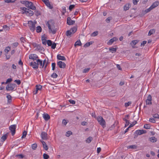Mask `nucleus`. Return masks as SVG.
<instances>
[{"mask_svg": "<svg viewBox=\"0 0 159 159\" xmlns=\"http://www.w3.org/2000/svg\"><path fill=\"white\" fill-rule=\"evenodd\" d=\"M54 24V21L51 20H48L46 23V25L48 26L49 32L53 34H55L57 31V29L55 28Z\"/></svg>", "mask_w": 159, "mask_h": 159, "instance_id": "1", "label": "nucleus"}, {"mask_svg": "<svg viewBox=\"0 0 159 159\" xmlns=\"http://www.w3.org/2000/svg\"><path fill=\"white\" fill-rule=\"evenodd\" d=\"M97 120L98 123L103 128H104L106 127V122L105 120L101 116H99L97 118Z\"/></svg>", "mask_w": 159, "mask_h": 159, "instance_id": "2", "label": "nucleus"}, {"mask_svg": "<svg viewBox=\"0 0 159 159\" xmlns=\"http://www.w3.org/2000/svg\"><path fill=\"white\" fill-rule=\"evenodd\" d=\"M28 24L30 30L33 32L34 31L35 28V23L32 20H30L28 21Z\"/></svg>", "mask_w": 159, "mask_h": 159, "instance_id": "3", "label": "nucleus"}, {"mask_svg": "<svg viewBox=\"0 0 159 159\" xmlns=\"http://www.w3.org/2000/svg\"><path fill=\"white\" fill-rule=\"evenodd\" d=\"M16 85L15 84H10L6 87V89L7 91H12L16 87Z\"/></svg>", "mask_w": 159, "mask_h": 159, "instance_id": "4", "label": "nucleus"}, {"mask_svg": "<svg viewBox=\"0 0 159 159\" xmlns=\"http://www.w3.org/2000/svg\"><path fill=\"white\" fill-rule=\"evenodd\" d=\"M25 6L29 8V9L33 10H35L36 8V7L34 5L33 3L29 1L27 2Z\"/></svg>", "mask_w": 159, "mask_h": 159, "instance_id": "5", "label": "nucleus"}, {"mask_svg": "<svg viewBox=\"0 0 159 159\" xmlns=\"http://www.w3.org/2000/svg\"><path fill=\"white\" fill-rule=\"evenodd\" d=\"M146 133V131L145 130L143 129L137 130L135 132L136 135H134V138H136L138 135H140L144 134H145Z\"/></svg>", "mask_w": 159, "mask_h": 159, "instance_id": "6", "label": "nucleus"}, {"mask_svg": "<svg viewBox=\"0 0 159 159\" xmlns=\"http://www.w3.org/2000/svg\"><path fill=\"white\" fill-rule=\"evenodd\" d=\"M16 128V125H11L9 127V129L11 132V134L13 136L15 134Z\"/></svg>", "mask_w": 159, "mask_h": 159, "instance_id": "7", "label": "nucleus"}, {"mask_svg": "<svg viewBox=\"0 0 159 159\" xmlns=\"http://www.w3.org/2000/svg\"><path fill=\"white\" fill-rule=\"evenodd\" d=\"M57 65L61 68H64L66 67V64L64 62L61 61H58L57 63Z\"/></svg>", "mask_w": 159, "mask_h": 159, "instance_id": "8", "label": "nucleus"}, {"mask_svg": "<svg viewBox=\"0 0 159 159\" xmlns=\"http://www.w3.org/2000/svg\"><path fill=\"white\" fill-rule=\"evenodd\" d=\"M75 21L72 20L70 17H68L67 19V23L69 25H71L75 24Z\"/></svg>", "mask_w": 159, "mask_h": 159, "instance_id": "9", "label": "nucleus"}, {"mask_svg": "<svg viewBox=\"0 0 159 159\" xmlns=\"http://www.w3.org/2000/svg\"><path fill=\"white\" fill-rule=\"evenodd\" d=\"M30 65L34 69H38L39 67L38 64L37 62L36 63L35 62H31L30 63Z\"/></svg>", "mask_w": 159, "mask_h": 159, "instance_id": "10", "label": "nucleus"}, {"mask_svg": "<svg viewBox=\"0 0 159 159\" xmlns=\"http://www.w3.org/2000/svg\"><path fill=\"white\" fill-rule=\"evenodd\" d=\"M146 104L147 105H151L152 104V97L150 95H148L147 99L146 100Z\"/></svg>", "mask_w": 159, "mask_h": 159, "instance_id": "11", "label": "nucleus"}, {"mask_svg": "<svg viewBox=\"0 0 159 159\" xmlns=\"http://www.w3.org/2000/svg\"><path fill=\"white\" fill-rule=\"evenodd\" d=\"M44 3L49 9H52L53 8V5L50 4L49 0H47Z\"/></svg>", "mask_w": 159, "mask_h": 159, "instance_id": "12", "label": "nucleus"}, {"mask_svg": "<svg viewBox=\"0 0 159 159\" xmlns=\"http://www.w3.org/2000/svg\"><path fill=\"white\" fill-rule=\"evenodd\" d=\"M29 58L34 61L36 60L38 58V57L36 54H31L29 55Z\"/></svg>", "mask_w": 159, "mask_h": 159, "instance_id": "13", "label": "nucleus"}, {"mask_svg": "<svg viewBox=\"0 0 159 159\" xmlns=\"http://www.w3.org/2000/svg\"><path fill=\"white\" fill-rule=\"evenodd\" d=\"M48 134L44 132H42L41 134L42 138L44 140H47L48 139Z\"/></svg>", "mask_w": 159, "mask_h": 159, "instance_id": "14", "label": "nucleus"}, {"mask_svg": "<svg viewBox=\"0 0 159 159\" xmlns=\"http://www.w3.org/2000/svg\"><path fill=\"white\" fill-rule=\"evenodd\" d=\"M118 40V39L116 37H114L110 39L108 42V44L109 45L111 44L114 41H116Z\"/></svg>", "mask_w": 159, "mask_h": 159, "instance_id": "15", "label": "nucleus"}, {"mask_svg": "<svg viewBox=\"0 0 159 159\" xmlns=\"http://www.w3.org/2000/svg\"><path fill=\"white\" fill-rule=\"evenodd\" d=\"M77 26H75L74 27H73V28H72L70 29V30H69L72 33V34H74L77 30Z\"/></svg>", "mask_w": 159, "mask_h": 159, "instance_id": "16", "label": "nucleus"}, {"mask_svg": "<svg viewBox=\"0 0 159 159\" xmlns=\"http://www.w3.org/2000/svg\"><path fill=\"white\" fill-rule=\"evenodd\" d=\"M159 3V2L158 1H156L155 2L150 6L151 8H152V9L155 8L158 5Z\"/></svg>", "mask_w": 159, "mask_h": 159, "instance_id": "17", "label": "nucleus"}, {"mask_svg": "<svg viewBox=\"0 0 159 159\" xmlns=\"http://www.w3.org/2000/svg\"><path fill=\"white\" fill-rule=\"evenodd\" d=\"M6 95H7V98L8 99L7 102L9 103H11L12 101L11 96L8 93H6Z\"/></svg>", "mask_w": 159, "mask_h": 159, "instance_id": "18", "label": "nucleus"}, {"mask_svg": "<svg viewBox=\"0 0 159 159\" xmlns=\"http://www.w3.org/2000/svg\"><path fill=\"white\" fill-rule=\"evenodd\" d=\"M26 12H27L26 15L28 16H32L34 14V12L29 9V10Z\"/></svg>", "mask_w": 159, "mask_h": 159, "instance_id": "19", "label": "nucleus"}, {"mask_svg": "<svg viewBox=\"0 0 159 159\" xmlns=\"http://www.w3.org/2000/svg\"><path fill=\"white\" fill-rule=\"evenodd\" d=\"M57 58L59 60H61L62 61L66 60V59L64 56H61L60 55H58L57 56Z\"/></svg>", "mask_w": 159, "mask_h": 159, "instance_id": "20", "label": "nucleus"}, {"mask_svg": "<svg viewBox=\"0 0 159 159\" xmlns=\"http://www.w3.org/2000/svg\"><path fill=\"white\" fill-rule=\"evenodd\" d=\"M149 140L152 143H155L157 141V139L155 137H152L151 138H149Z\"/></svg>", "mask_w": 159, "mask_h": 159, "instance_id": "21", "label": "nucleus"}, {"mask_svg": "<svg viewBox=\"0 0 159 159\" xmlns=\"http://www.w3.org/2000/svg\"><path fill=\"white\" fill-rule=\"evenodd\" d=\"M41 142L42 143L43 148L44 149L46 150H47L48 149V146L46 144V143L45 142L43 141H41Z\"/></svg>", "mask_w": 159, "mask_h": 159, "instance_id": "22", "label": "nucleus"}, {"mask_svg": "<svg viewBox=\"0 0 159 159\" xmlns=\"http://www.w3.org/2000/svg\"><path fill=\"white\" fill-rule=\"evenodd\" d=\"M43 116L46 121L48 120L50 118V116L48 114H44Z\"/></svg>", "mask_w": 159, "mask_h": 159, "instance_id": "23", "label": "nucleus"}, {"mask_svg": "<svg viewBox=\"0 0 159 159\" xmlns=\"http://www.w3.org/2000/svg\"><path fill=\"white\" fill-rule=\"evenodd\" d=\"M41 39L42 41V43L45 45H46L47 41L46 40L45 38L44 35H42V36Z\"/></svg>", "mask_w": 159, "mask_h": 159, "instance_id": "24", "label": "nucleus"}, {"mask_svg": "<svg viewBox=\"0 0 159 159\" xmlns=\"http://www.w3.org/2000/svg\"><path fill=\"white\" fill-rule=\"evenodd\" d=\"M130 5L129 3L126 4L124 7V10L126 11L128 10L129 8Z\"/></svg>", "mask_w": 159, "mask_h": 159, "instance_id": "25", "label": "nucleus"}, {"mask_svg": "<svg viewBox=\"0 0 159 159\" xmlns=\"http://www.w3.org/2000/svg\"><path fill=\"white\" fill-rule=\"evenodd\" d=\"M155 32V30L153 29H151L149 31L148 33V35L150 36L153 33Z\"/></svg>", "mask_w": 159, "mask_h": 159, "instance_id": "26", "label": "nucleus"}, {"mask_svg": "<svg viewBox=\"0 0 159 159\" xmlns=\"http://www.w3.org/2000/svg\"><path fill=\"white\" fill-rule=\"evenodd\" d=\"M36 48L38 50H40L41 51L44 50L43 48L41 46V45L40 44H38V45L37 46Z\"/></svg>", "mask_w": 159, "mask_h": 159, "instance_id": "27", "label": "nucleus"}, {"mask_svg": "<svg viewBox=\"0 0 159 159\" xmlns=\"http://www.w3.org/2000/svg\"><path fill=\"white\" fill-rule=\"evenodd\" d=\"M93 43V41H90V42L86 43L84 46V47L86 48L89 46L90 45L92 44Z\"/></svg>", "mask_w": 159, "mask_h": 159, "instance_id": "28", "label": "nucleus"}, {"mask_svg": "<svg viewBox=\"0 0 159 159\" xmlns=\"http://www.w3.org/2000/svg\"><path fill=\"white\" fill-rule=\"evenodd\" d=\"M138 41L137 40H133L130 43V44L131 45V46L133 47V48L134 47H133V45H134L136 44L137 43H138Z\"/></svg>", "mask_w": 159, "mask_h": 159, "instance_id": "29", "label": "nucleus"}, {"mask_svg": "<svg viewBox=\"0 0 159 159\" xmlns=\"http://www.w3.org/2000/svg\"><path fill=\"white\" fill-rule=\"evenodd\" d=\"M127 148L129 149H136L137 146L135 145H131L128 146Z\"/></svg>", "mask_w": 159, "mask_h": 159, "instance_id": "30", "label": "nucleus"}, {"mask_svg": "<svg viewBox=\"0 0 159 159\" xmlns=\"http://www.w3.org/2000/svg\"><path fill=\"white\" fill-rule=\"evenodd\" d=\"M116 48H113L112 47H110L109 48V50L110 51H111L112 53H113L114 52H116Z\"/></svg>", "mask_w": 159, "mask_h": 159, "instance_id": "31", "label": "nucleus"}, {"mask_svg": "<svg viewBox=\"0 0 159 159\" xmlns=\"http://www.w3.org/2000/svg\"><path fill=\"white\" fill-rule=\"evenodd\" d=\"M82 44V43H81V42L79 40H78L75 43V44H74V45L75 46H81Z\"/></svg>", "mask_w": 159, "mask_h": 159, "instance_id": "32", "label": "nucleus"}, {"mask_svg": "<svg viewBox=\"0 0 159 159\" xmlns=\"http://www.w3.org/2000/svg\"><path fill=\"white\" fill-rule=\"evenodd\" d=\"M36 32L37 33L41 32L42 31V28L40 26H38L36 27Z\"/></svg>", "mask_w": 159, "mask_h": 159, "instance_id": "33", "label": "nucleus"}, {"mask_svg": "<svg viewBox=\"0 0 159 159\" xmlns=\"http://www.w3.org/2000/svg\"><path fill=\"white\" fill-rule=\"evenodd\" d=\"M37 62V63L38 64V65H40V68H41V66L42 65V61H41L39 59H38L36 61Z\"/></svg>", "mask_w": 159, "mask_h": 159, "instance_id": "34", "label": "nucleus"}, {"mask_svg": "<svg viewBox=\"0 0 159 159\" xmlns=\"http://www.w3.org/2000/svg\"><path fill=\"white\" fill-rule=\"evenodd\" d=\"M92 139L93 138L92 137H89L86 140V142L88 143H89L91 142Z\"/></svg>", "mask_w": 159, "mask_h": 159, "instance_id": "35", "label": "nucleus"}, {"mask_svg": "<svg viewBox=\"0 0 159 159\" xmlns=\"http://www.w3.org/2000/svg\"><path fill=\"white\" fill-rule=\"evenodd\" d=\"M34 14L37 16H38L41 15L40 11L37 10L34 11Z\"/></svg>", "mask_w": 159, "mask_h": 159, "instance_id": "36", "label": "nucleus"}, {"mask_svg": "<svg viewBox=\"0 0 159 159\" xmlns=\"http://www.w3.org/2000/svg\"><path fill=\"white\" fill-rule=\"evenodd\" d=\"M52 42L51 40H47V43L48 46H51L52 45Z\"/></svg>", "mask_w": 159, "mask_h": 159, "instance_id": "37", "label": "nucleus"}, {"mask_svg": "<svg viewBox=\"0 0 159 159\" xmlns=\"http://www.w3.org/2000/svg\"><path fill=\"white\" fill-rule=\"evenodd\" d=\"M37 146V144L36 143H34L32 145L31 148L33 150H34L36 149Z\"/></svg>", "mask_w": 159, "mask_h": 159, "instance_id": "38", "label": "nucleus"}, {"mask_svg": "<svg viewBox=\"0 0 159 159\" xmlns=\"http://www.w3.org/2000/svg\"><path fill=\"white\" fill-rule=\"evenodd\" d=\"M7 135L8 133H7V134L2 136L1 137V139H2V140H3V141H5L7 138Z\"/></svg>", "mask_w": 159, "mask_h": 159, "instance_id": "39", "label": "nucleus"}, {"mask_svg": "<svg viewBox=\"0 0 159 159\" xmlns=\"http://www.w3.org/2000/svg\"><path fill=\"white\" fill-rule=\"evenodd\" d=\"M98 34V32L97 31H94L91 34V36L95 37Z\"/></svg>", "mask_w": 159, "mask_h": 159, "instance_id": "40", "label": "nucleus"}, {"mask_svg": "<svg viewBox=\"0 0 159 159\" xmlns=\"http://www.w3.org/2000/svg\"><path fill=\"white\" fill-rule=\"evenodd\" d=\"M71 34L72 33L70 30H68L66 32V35L68 37L70 36Z\"/></svg>", "mask_w": 159, "mask_h": 159, "instance_id": "41", "label": "nucleus"}, {"mask_svg": "<svg viewBox=\"0 0 159 159\" xmlns=\"http://www.w3.org/2000/svg\"><path fill=\"white\" fill-rule=\"evenodd\" d=\"M75 6V5H70L69 7V10L70 11H71L72 10L74 9Z\"/></svg>", "mask_w": 159, "mask_h": 159, "instance_id": "42", "label": "nucleus"}, {"mask_svg": "<svg viewBox=\"0 0 159 159\" xmlns=\"http://www.w3.org/2000/svg\"><path fill=\"white\" fill-rule=\"evenodd\" d=\"M72 133L70 131H68L66 133V135L68 137H69L70 135L72 134Z\"/></svg>", "mask_w": 159, "mask_h": 159, "instance_id": "43", "label": "nucleus"}, {"mask_svg": "<svg viewBox=\"0 0 159 159\" xmlns=\"http://www.w3.org/2000/svg\"><path fill=\"white\" fill-rule=\"evenodd\" d=\"M27 132L25 130L23 132V134H22V136L21 137V138L23 139V138H24L27 135Z\"/></svg>", "mask_w": 159, "mask_h": 159, "instance_id": "44", "label": "nucleus"}, {"mask_svg": "<svg viewBox=\"0 0 159 159\" xmlns=\"http://www.w3.org/2000/svg\"><path fill=\"white\" fill-rule=\"evenodd\" d=\"M58 76L55 73H53L51 75V77L52 78H57Z\"/></svg>", "mask_w": 159, "mask_h": 159, "instance_id": "45", "label": "nucleus"}, {"mask_svg": "<svg viewBox=\"0 0 159 159\" xmlns=\"http://www.w3.org/2000/svg\"><path fill=\"white\" fill-rule=\"evenodd\" d=\"M123 120L124 121H125L126 123H127V124H125V127H126L129 124V121L128 120L126 119L125 118H124L123 119Z\"/></svg>", "mask_w": 159, "mask_h": 159, "instance_id": "46", "label": "nucleus"}, {"mask_svg": "<svg viewBox=\"0 0 159 159\" xmlns=\"http://www.w3.org/2000/svg\"><path fill=\"white\" fill-rule=\"evenodd\" d=\"M49 157V155L46 153L43 154V157L44 159H48Z\"/></svg>", "mask_w": 159, "mask_h": 159, "instance_id": "47", "label": "nucleus"}, {"mask_svg": "<svg viewBox=\"0 0 159 159\" xmlns=\"http://www.w3.org/2000/svg\"><path fill=\"white\" fill-rule=\"evenodd\" d=\"M144 128L146 129H149L150 128V125L148 124H146L144 126Z\"/></svg>", "mask_w": 159, "mask_h": 159, "instance_id": "48", "label": "nucleus"}, {"mask_svg": "<svg viewBox=\"0 0 159 159\" xmlns=\"http://www.w3.org/2000/svg\"><path fill=\"white\" fill-rule=\"evenodd\" d=\"M42 89V86L40 85H37L36 86V89H37V91H38L39 90H41V89Z\"/></svg>", "mask_w": 159, "mask_h": 159, "instance_id": "49", "label": "nucleus"}, {"mask_svg": "<svg viewBox=\"0 0 159 159\" xmlns=\"http://www.w3.org/2000/svg\"><path fill=\"white\" fill-rule=\"evenodd\" d=\"M21 8L23 11H24V13H25L26 14L27 13V12L26 11H27L29 10V9L25 7Z\"/></svg>", "mask_w": 159, "mask_h": 159, "instance_id": "50", "label": "nucleus"}, {"mask_svg": "<svg viewBox=\"0 0 159 159\" xmlns=\"http://www.w3.org/2000/svg\"><path fill=\"white\" fill-rule=\"evenodd\" d=\"M21 8L23 11H24V13H25L26 14L27 13V12L26 11H27L29 10V9L25 7Z\"/></svg>", "mask_w": 159, "mask_h": 159, "instance_id": "51", "label": "nucleus"}, {"mask_svg": "<svg viewBox=\"0 0 159 159\" xmlns=\"http://www.w3.org/2000/svg\"><path fill=\"white\" fill-rule=\"evenodd\" d=\"M137 123L136 121H134L131 124L129 125V127H131L133 126L135 124H136Z\"/></svg>", "mask_w": 159, "mask_h": 159, "instance_id": "52", "label": "nucleus"}, {"mask_svg": "<svg viewBox=\"0 0 159 159\" xmlns=\"http://www.w3.org/2000/svg\"><path fill=\"white\" fill-rule=\"evenodd\" d=\"M3 27L4 30H8L10 29V28L9 27H8L7 25H4Z\"/></svg>", "mask_w": 159, "mask_h": 159, "instance_id": "53", "label": "nucleus"}, {"mask_svg": "<svg viewBox=\"0 0 159 159\" xmlns=\"http://www.w3.org/2000/svg\"><path fill=\"white\" fill-rule=\"evenodd\" d=\"M18 85H20L21 84V81L19 80H16L14 81Z\"/></svg>", "mask_w": 159, "mask_h": 159, "instance_id": "54", "label": "nucleus"}, {"mask_svg": "<svg viewBox=\"0 0 159 159\" xmlns=\"http://www.w3.org/2000/svg\"><path fill=\"white\" fill-rule=\"evenodd\" d=\"M153 117L155 118L159 119V115L157 113L154 114L153 115Z\"/></svg>", "mask_w": 159, "mask_h": 159, "instance_id": "55", "label": "nucleus"}, {"mask_svg": "<svg viewBox=\"0 0 159 159\" xmlns=\"http://www.w3.org/2000/svg\"><path fill=\"white\" fill-rule=\"evenodd\" d=\"M90 69V68H85L83 70V72L84 73H87L89 71Z\"/></svg>", "mask_w": 159, "mask_h": 159, "instance_id": "56", "label": "nucleus"}, {"mask_svg": "<svg viewBox=\"0 0 159 159\" xmlns=\"http://www.w3.org/2000/svg\"><path fill=\"white\" fill-rule=\"evenodd\" d=\"M52 70H54L56 66V63H52Z\"/></svg>", "mask_w": 159, "mask_h": 159, "instance_id": "57", "label": "nucleus"}, {"mask_svg": "<svg viewBox=\"0 0 159 159\" xmlns=\"http://www.w3.org/2000/svg\"><path fill=\"white\" fill-rule=\"evenodd\" d=\"M12 78L8 79L7 80L6 82H5V84H7L8 83H10L12 81Z\"/></svg>", "mask_w": 159, "mask_h": 159, "instance_id": "58", "label": "nucleus"}, {"mask_svg": "<svg viewBox=\"0 0 159 159\" xmlns=\"http://www.w3.org/2000/svg\"><path fill=\"white\" fill-rule=\"evenodd\" d=\"M51 46L52 48L53 49H54L56 47V44L54 42L53 43H52V45Z\"/></svg>", "mask_w": 159, "mask_h": 159, "instance_id": "59", "label": "nucleus"}, {"mask_svg": "<svg viewBox=\"0 0 159 159\" xmlns=\"http://www.w3.org/2000/svg\"><path fill=\"white\" fill-rule=\"evenodd\" d=\"M10 50V47H7L5 49L4 51L8 53Z\"/></svg>", "mask_w": 159, "mask_h": 159, "instance_id": "60", "label": "nucleus"}, {"mask_svg": "<svg viewBox=\"0 0 159 159\" xmlns=\"http://www.w3.org/2000/svg\"><path fill=\"white\" fill-rule=\"evenodd\" d=\"M152 9V8H151V7H150L148 8V9H146L145 10V13H146L148 12H149V11H150Z\"/></svg>", "mask_w": 159, "mask_h": 159, "instance_id": "61", "label": "nucleus"}, {"mask_svg": "<svg viewBox=\"0 0 159 159\" xmlns=\"http://www.w3.org/2000/svg\"><path fill=\"white\" fill-rule=\"evenodd\" d=\"M131 103V102H125V107H126L130 105Z\"/></svg>", "mask_w": 159, "mask_h": 159, "instance_id": "62", "label": "nucleus"}, {"mask_svg": "<svg viewBox=\"0 0 159 159\" xmlns=\"http://www.w3.org/2000/svg\"><path fill=\"white\" fill-rule=\"evenodd\" d=\"M139 0H133V4L134 5L137 4L138 2L139 1Z\"/></svg>", "mask_w": 159, "mask_h": 159, "instance_id": "63", "label": "nucleus"}, {"mask_svg": "<svg viewBox=\"0 0 159 159\" xmlns=\"http://www.w3.org/2000/svg\"><path fill=\"white\" fill-rule=\"evenodd\" d=\"M149 121L152 123H154L156 121L155 120H154L153 118H150L149 119Z\"/></svg>", "mask_w": 159, "mask_h": 159, "instance_id": "64", "label": "nucleus"}]
</instances>
